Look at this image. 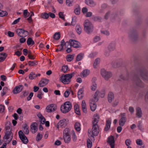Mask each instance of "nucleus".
Returning a JSON list of instances; mask_svg holds the SVG:
<instances>
[{"instance_id": "1", "label": "nucleus", "mask_w": 148, "mask_h": 148, "mask_svg": "<svg viewBox=\"0 0 148 148\" xmlns=\"http://www.w3.org/2000/svg\"><path fill=\"white\" fill-rule=\"evenodd\" d=\"M84 30L88 34L92 33L93 30V26L92 23L88 20L85 21L84 23Z\"/></svg>"}, {"instance_id": "2", "label": "nucleus", "mask_w": 148, "mask_h": 148, "mask_svg": "<svg viewBox=\"0 0 148 148\" xmlns=\"http://www.w3.org/2000/svg\"><path fill=\"white\" fill-rule=\"evenodd\" d=\"M74 73L73 72L69 74L62 75V76L61 77V80L62 82L65 84H69L71 81V79L74 76Z\"/></svg>"}, {"instance_id": "3", "label": "nucleus", "mask_w": 148, "mask_h": 148, "mask_svg": "<svg viewBox=\"0 0 148 148\" xmlns=\"http://www.w3.org/2000/svg\"><path fill=\"white\" fill-rule=\"evenodd\" d=\"M71 103L69 101H66L65 102L63 105L61 106L60 110L62 112L64 113H66L71 110Z\"/></svg>"}, {"instance_id": "4", "label": "nucleus", "mask_w": 148, "mask_h": 148, "mask_svg": "<svg viewBox=\"0 0 148 148\" xmlns=\"http://www.w3.org/2000/svg\"><path fill=\"white\" fill-rule=\"evenodd\" d=\"M101 73L102 76L106 80H108L112 76L111 72L107 71L104 69L101 70Z\"/></svg>"}, {"instance_id": "5", "label": "nucleus", "mask_w": 148, "mask_h": 148, "mask_svg": "<svg viewBox=\"0 0 148 148\" xmlns=\"http://www.w3.org/2000/svg\"><path fill=\"white\" fill-rule=\"evenodd\" d=\"M13 138V134L11 131L7 132L3 137L4 140L6 139V140L4 141V142L7 143H9L12 140Z\"/></svg>"}, {"instance_id": "6", "label": "nucleus", "mask_w": 148, "mask_h": 148, "mask_svg": "<svg viewBox=\"0 0 148 148\" xmlns=\"http://www.w3.org/2000/svg\"><path fill=\"white\" fill-rule=\"evenodd\" d=\"M17 35L19 36L24 37L27 36L28 34V32L22 29L19 28L16 30Z\"/></svg>"}, {"instance_id": "7", "label": "nucleus", "mask_w": 148, "mask_h": 148, "mask_svg": "<svg viewBox=\"0 0 148 148\" xmlns=\"http://www.w3.org/2000/svg\"><path fill=\"white\" fill-rule=\"evenodd\" d=\"M129 38L132 41H135L137 40L138 38L137 31L136 30L132 31L129 34Z\"/></svg>"}, {"instance_id": "8", "label": "nucleus", "mask_w": 148, "mask_h": 148, "mask_svg": "<svg viewBox=\"0 0 148 148\" xmlns=\"http://www.w3.org/2000/svg\"><path fill=\"white\" fill-rule=\"evenodd\" d=\"M99 132V126L98 125H93L92 130V134L91 136L94 138V136H97Z\"/></svg>"}, {"instance_id": "9", "label": "nucleus", "mask_w": 148, "mask_h": 148, "mask_svg": "<svg viewBox=\"0 0 148 148\" xmlns=\"http://www.w3.org/2000/svg\"><path fill=\"white\" fill-rule=\"evenodd\" d=\"M18 135L19 138L21 140L22 143L24 144H27L28 143V140L27 137L23 133L22 130H20L18 132Z\"/></svg>"}, {"instance_id": "10", "label": "nucleus", "mask_w": 148, "mask_h": 148, "mask_svg": "<svg viewBox=\"0 0 148 148\" xmlns=\"http://www.w3.org/2000/svg\"><path fill=\"white\" fill-rule=\"evenodd\" d=\"M68 122L69 120L67 119H63L60 120L58 123L57 128L58 129L59 126L62 128L65 127L68 124Z\"/></svg>"}, {"instance_id": "11", "label": "nucleus", "mask_w": 148, "mask_h": 148, "mask_svg": "<svg viewBox=\"0 0 148 148\" xmlns=\"http://www.w3.org/2000/svg\"><path fill=\"white\" fill-rule=\"evenodd\" d=\"M57 106L56 105L54 104H51L47 106L46 110L48 112H51L55 111L57 109Z\"/></svg>"}, {"instance_id": "12", "label": "nucleus", "mask_w": 148, "mask_h": 148, "mask_svg": "<svg viewBox=\"0 0 148 148\" xmlns=\"http://www.w3.org/2000/svg\"><path fill=\"white\" fill-rule=\"evenodd\" d=\"M132 80L137 86L140 88H142L143 87V84L139 78L136 77L135 79L134 78Z\"/></svg>"}, {"instance_id": "13", "label": "nucleus", "mask_w": 148, "mask_h": 148, "mask_svg": "<svg viewBox=\"0 0 148 148\" xmlns=\"http://www.w3.org/2000/svg\"><path fill=\"white\" fill-rule=\"evenodd\" d=\"M23 88V86L22 85L17 86L14 89L13 92L14 94H17L21 92Z\"/></svg>"}, {"instance_id": "14", "label": "nucleus", "mask_w": 148, "mask_h": 148, "mask_svg": "<svg viewBox=\"0 0 148 148\" xmlns=\"http://www.w3.org/2000/svg\"><path fill=\"white\" fill-rule=\"evenodd\" d=\"M71 45V46H73L75 48H79L80 47V43L77 41L73 40H70Z\"/></svg>"}, {"instance_id": "15", "label": "nucleus", "mask_w": 148, "mask_h": 148, "mask_svg": "<svg viewBox=\"0 0 148 148\" xmlns=\"http://www.w3.org/2000/svg\"><path fill=\"white\" fill-rule=\"evenodd\" d=\"M140 75L144 80L148 81V71L146 70H144L140 73Z\"/></svg>"}, {"instance_id": "16", "label": "nucleus", "mask_w": 148, "mask_h": 148, "mask_svg": "<svg viewBox=\"0 0 148 148\" xmlns=\"http://www.w3.org/2000/svg\"><path fill=\"white\" fill-rule=\"evenodd\" d=\"M125 114L124 113L121 114V118L119 121V125L121 126H123L126 122V118L125 117Z\"/></svg>"}, {"instance_id": "17", "label": "nucleus", "mask_w": 148, "mask_h": 148, "mask_svg": "<svg viewBox=\"0 0 148 148\" xmlns=\"http://www.w3.org/2000/svg\"><path fill=\"white\" fill-rule=\"evenodd\" d=\"M107 142L110 145L111 148H114V138L113 136H110L108 138Z\"/></svg>"}, {"instance_id": "18", "label": "nucleus", "mask_w": 148, "mask_h": 148, "mask_svg": "<svg viewBox=\"0 0 148 148\" xmlns=\"http://www.w3.org/2000/svg\"><path fill=\"white\" fill-rule=\"evenodd\" d=\"M49 82V80L46 79L42 78L38 84L40 87H43L46 86Z\"/></svg>"}, {"instance_id": "19", "label": "nucleus", "mask_w": 148, "mask_h": 148, "mask_svg": "<svg viewBox=\"0 0 148 148\" xmlns=\"http://www.w3.org/2000/svg\"><path fill=\"white\" fill-rule=\"evenodd\" d=\"M132 74L131 73H127L125 75H121L120 76V78L123 80H128L131 77Z\"/></svg>"}, {"instance_id": "20", "label": "nucleus", "mask_w": 148, "mask_h": 148, "mask_svg": "<svg viewBox=\"0 0 148 148\" xmlns=\"http://www.w3.org/2000/svg\"><path fill=\"white\" fill-rule=\"evenodd\" d=\"M37 125L36 123H32L30 126V131L33 133H36L37 131V127L35 125V124Z\"/></svg>"}, {"instance_id": "21", "label": "nucleus", "mask_w": 148, "mask_h": 148, "mask_svg": "<svg viewBox=\"0 0 148 148\" xmlns=\"http://www.w3.org/2000/svg\"><path fill=\"white\" fill-rule=\"evenodd\" d=\"M99 116L97 114H95L93 116V121H92L93 125H97L99 120Z\"/></svg>"}, {"instance_id": "22", "label": "nucleus", "mask_w": 148, "mask_h": 148, "mask_svg": "<svg viewBox=\"0 0 148 148\" xmlns=\"http://www.w3.org/2000/svg\"><path fill=\"white\" fill-rule=\"evenodd\" d=\"M85 3L87 5L91 7H94L96 5V3L92 0H85Z\"/></svg>"}, {"instance_id": "23", "label": "nucleus", "mask_w": 148, "mask_h": 148, "mask_svg": "<svg viewBox=\"0 0 148 148\" xmlns=\"http://www.w3.org/2000/svg\"><path fill=\"white\" fill-rule=\"evenodd\" d=\"M136 115L138 118H140L142 117V112L140 108L137 107L136 108Z\"/></svg>"}, {"instance_id": "24", "label": "nucleus", "mask_w": 148, "mask_h": 148, "mask_svg": "<svg viewBox=\"0 0 148 148\" xmlns=\"http://www.w3.org/2000/svg\"><path fill=\"white\" fill-rule=\"evenodd\" d=\"M82 108L83 112L85 113L87 112V107L85 101L83 100L82 103Z\"/></svg>"}, {"instance_id": "25", "label": "nucleus", "mask_w": 148, "mask_h": 148, "mask_svg": "<svg viewBox=\"0 0 148 148\" xmlns=\"http://www.w3.org/2000/svg\"><path fill=\"white\" fill-rule=\"evenodd\" d=\"M91 101L90 102V107L91 110L92 111H95L96 107L97 105L95 102L93 101Z\"/></svg>"}, {"instance_id": "26", "label": "nucleus", "mask_w": 148, "mask_h": 148, "mask_svg": "<svg viewBox=\"0 0 148 148\" xmlns=\"http://www.w3.org/2000/svg\"><path fill=\"white\" fill-rule=\"evenodd\" d=\"M7 56V54L5 53H0V62L3 61Z\"/></svg>"}, {"instance_id": "27", "label": "nucleus", "mask_w": 148, "mask_h": 148, "mask_svg": "<svg viewBox=\"0 0 148 148\" xmlns=\"http://www.w3.org/2000/svg\"><path fill=\"white\" fill-rule=\"evenodd\" d=\"M121 62L118 61L113 62L112 63V66L114 68L119 67L121 64Z\"/></svg>"}, {"instance_id": "28", "label": "nucleus", "mask_w": 148, "mask_h": 148, "mask_svg": "<svg viewBox=\"0 0 148 148\" xmlns=\"http://www.w3.org/2000/svg\"><path fill=\"white\" fill-rule=\"evenodd\" d=\"M111 122L110 120H107L106 121V126L104 128L105 131H108L110 127Z\"/></svg>"}, {"instance_id": "29", "label": "nucleus", "mask_w": 148, "mask_h": 148, "mask_svg": "<svg viewBox=\"0 0 148 148\" xmlns=\"http://www.w3.org/2000/svg\"><path fill=\"white\" fill-rule=\"evenodd\" d=\"M115 49V44L114 42H111L108 47V50L110 51H113Z\"/></svg>"}, {"instance_id": "30", "label": "nucleus", "mask_w": 148, "mask_h": 148, "mask_svg": "<svg viewBox=\"0 0 148 148\" xmlns=\"http://www.w3.org/2000/svg\"><path fill=\"white\" fill-rule=\"evenodd\" d=\"M114 98V95L112 92H110L108 95V100L109 103H111Z\"/></svg>"}, {"instance_id": "31", "label": "nucleus", "mask_w": 148, "mask_h": 148, "mask_svg": "<svg viewBox=\"0 0 148 148\" xmlns=\"http://www.w3.org/2000/svg\"><path fill=\"white\" fill-rule=\"evenodd\" d=\"M63 138L64 142L67 143H69L71 140L70 135L63 136Z\"/></svg>"}, {"instance_id": "32", "label": "nucleus", "mask_w": 148, "mask_h": 148, "mask_svg": "<svg viewBox=\"0 0 148 148\" xmlns=\"http://www.w3.org/2000/svg\"><path fill=\"white\" fill-rule=\"evenodd\" d=\"M99 91L98 90H97L95 93L94 98L91 100L95 102H97L99 99L98 95L99 94Z\"/></svg>"}, {"instance_id": "33", "label": "nucleus", "mask_w": 148, "mask_h": 148, "mask_svg": "<svg viewBox=\"0 0 148 148\" xmlns=\"http://www.w3.org/2000/svg\"><path fill=\"white\" fill-rule=\"evenodd\" d=\"M78 97L79 99H82L83 97V91L82 88L79 89L78 92Z\"/></svg>"}, {"instance_id": "34", "label": "nucleus", "mask_w": 148, "mask_h": 148, "mask_svg": "<svg viewBox=\"0 0 148 148\" xmlns=\"http://www.w3.org/2000/svg\"><path fill=\"white\" fill-rule=\"evenodd\" d=\"M74 109L75 113L77 115H79L81 114L80 112L79 108V105L76 104L74 106Z\"/></svg>"}, {"instance_id": "35", "label": "nucleus", "mask_w": 148, "mask_h": 148, "mask_svg": "<svg viewBox=\"0 0 148 148\" xmlns=\"http://www.w3.org/2000/svg\"><path fill=\"white\" fill-rule=\"evenodd\" d=\"M38 64L37 61L34 60L33 61H29L28 62V65L30 66H35Z\"/></svg>"}, {"instance_id": "36", "label": "nucleus", "mask_w": 148, "mask_h": 148, "mask_svg": "<svg viewBox=\"0 0 148 148\" xmlns=\"http://www.w3.org/2000/svg\"><path fill=\"white\" fill-rule=\"evenodd\" d=\"M76 30L79 34H80L82 32L81 26L79 25H77L75 27Z\"/></svg>"}, {"instance_id": "37", "label": "nucleus", "mask_w": 148, "mask_h": 148, "mask_svg": "<svg viewBox=\"0 0 148 148\" xmlns=\"http://www.w3.org/2000/svg\"><path fill=\"white\" fill-rule=\"evenodd\" d=\"M23 132L24 133L26 134H28L29 133V130L28 129V127L26 124L24 125V127H23Z\"/></svg>"}, {"instance_id": "38", "label": "nucleus", "mask_w": 148, "mask_h": 148, "mask_svg": "<svg viewBox=\"0 0 148 148\" xmlns=\"http://www.w3.org/2000/svg\"><path fill=\"white\" fill-rule=\"evenodd\" d=\"M84 55V54L82 53L77 55L76 58V61H78L81 60L83 58Z\"/></svg>"}, {"instance_id": "39", "label": "nucleus", "mask_w": 148, "mask_h": 148, "mask_svg": "<svg viewBox=\"0 0 148 148\" xmlns=\"http://www.w3.org/2000/svg\"><path fill=\"white\" fill-rule=\"evenodd\" d=\"M74 55H68L66 56V59L68 62H71L74 59Z\"/></svg>"}, {"instance_id": "40", "label": "nucleus", "mask_w": 148, "mask_h": 148, "mask_svg": "<svg viewBox=\"0 0 148 148\" xmlns=\"http://www.w3.org/2000/svg\"><path fill=\"white\" fill-rule=\"evenodd\" d=\"M82 77H86L89 74V71L88 70H85L83 71L82 73Z\"/></svg>"}, {"instance_id": "41", "label": "nucleus", "mask_w": 148, "mask_h": 148, "mask_svg": "<svg viewBox=\"0 0 148 148\" xmlns=\"http://www.w3.org/2000/svg\"><path fill=\"white\" fill-rule=\"evenodd\" d=\"M75 128L77 131H79L81 130L80 124L79 122L76 123L75 125Z\"/></svg>"}, {"instance_id": "42", "label": "nucleus", "mask_w": 148, "mask_h": 148, "mask_svg": "<svg viewBox=\"0 0 148 148\" xmlns=\"http://www.w3.org/2000/svg\"><path fill=\"white\" fill-rule=\"evenodd\" d=\"M27 44L28 45H33L35 43L31 38H29L27 40Z\"/></svg>"}, {"instance_id": "43", "label": "nucleus", "mask_w": 148, "mask_h": 148, "mask_svg": "<svg viewBox=\"0 0 148 148\" xmlns=\"http://www.w3.org/2000/svg\"><path fill=\"white\" fill-rule=\"evenodd\" d=\"M100 62V59L99 58H97L93 64V66L94 68H96L98 64Z\"/></svg>"}, {"instance_id": "44", "label": "nucleus", "mask_w": 148, "mask_h": 148, "mask_svg": "<svg viewBox=\"0 0 148 148\" xmlns=\"http://www.w3.org/2000/svg\"><path fill=\"white\" fill-rule=\"evenodd\" d=\"M60 38V32H56L53 35V38L56 40H58Z\"/></svg>"}, {"instance_id": "45", "label": "nucleus", "mask_w": 148, "mask_h": 148, "mask_svg": "<svg viewBox=\"0 0 148 148\" xmlns=\"http://www.w3.org/2000/svg\"><path fill=\"white\" fill-rule=\"evenodd\" d=\"M80 9L79 6H78L75 9L74 12L76 15H78L80 14Z\"/></svg>"}, {"instance_id": "46", "label": "nucleus", "mask_w": 148, "mask_h": 148, "mask_svg": "<svg viewBox=\"0 0 148 148\" xmlns=\"http://www.w3.org/2000/svg\"><path fill=\"white\" fill-rule=\"evenodd\" d=\"M69 130L68 128H66L64 129V130L63 132V136L69 135Z\"/></svg>"}, {"instance_id": "47", "label": "nucleus", "mask_w": 148, "mask_h": 148, "mask_svg": "<svg viewBox=\"0 0 148 148\" xmlns=\"http://www.w3.org/2000/svg\"><path fill=\"white\" fill-rule=\"evenodd\" d=\"M41 17L44 19H47L49 17V14L47 13H43L41 14Z\"/></svg>"}, {"instance_id": "48", "label": "nucleus", "mask_w": 148, "mask_h": 148, "mask_svg": "<svg viewBox=\"0 0 148 148\" xmlns=\"http://www.w3.org/2000/svg\"><path fill=\"white\" fill-rule=\"evenodd\" d=\"M112 12L110 11H109L107 12L105 14L104 16V18L106 19H108L109 18H110Z\"/></svg>"}, {"instance_id": "49", "label": "nucleus", "mask_w": 148, "mask_h": 148, "mask_svg": "<svg viewBox=\"0 0 148 148\" xmlns=\"http://www.w3.org/2000/svg\"><path fill=\"white\" fill-rule=\"evenodd\" d=\"M35 77V74L33 72H31L29 75V78L30 79H33Z\"/></svg>"}, {"instance_id": "50", "label": "nucleus", "mask_w": 148, "mask_h": 148, "mask_svg": "<svg viewBox=\"0 0 148 148\" xmlns=\"http://www.w3.org/2000/svg\"><path fill=\"white\" fill-rule=\"evenodd\" d=\"M92 142L90 140L88 139L87 140V144L88 148H91L92 146Z\"/></svg>"}, {"instance_id": "51", "label": "nucleus", "mask_w": 148, "mask_h": 148, "mask_svg": "<svg viewBox=\"0 0 148 148\" xmlns=\"http://www.w3.org/2000/svg\"><path fill=\"white\" fill-rule=\"evenodd\" d=\"M97 84L95 82H93L92 83V84L91 86V89L92 91H95L97 87Z\"/></svg>"}, {"instance_id": "52", "label": "nucleus", "mask_w": 148, "mask_h": 148, "mask_svg": "<svg viewBox=\"0 0 148 148\" xmlns=\"http://www.w3.org/2000/svg\"><path fill=\"white\" fill-rule=\"evenodd\" d=\"M68 70V67L67 65L63 66L62 67V69H61V71H63L64 73L66 72Z\"/></svg>"}, {"instance_id": "53", "label": "nucleus", "mask_w": 148, "mask_h": 148, "mask_svg": "<svg viewBox=\"0 0 148 148\" xmlns=\"http://www.w3.org/2000/svg\"><path fill=\"white\" fill-rule=\"evenodd\" d=\"M8 13L6 11H3L0 10V16H3L8 15Z\"/></svg>"}, {"instance_id": "54", "label": "nucleus", "mask_w": 148, "mask_h": 148, "mask_svg": "<svg viewBox=\"0 0 148 148\" xmlns=\"http://www.w3.org/2000/svg\"><path fill=\"white\" fill-rule=\"evenodd\" d=\"M73 3V0H66V4L69 6L72 5Z\"/></svg>"}, {"instance_id": "55", "label": "nucleus", "mask_w": 148, "mask_h": 148, "mask_svg": "<svg viewBox=\"0 0 148 148\" xmlns=\"http://www.w3.org/2000/svg\"><path fill=\"white\" fill-rule=\"evenodd\" d=\"M22 93L23 94L20 96V97L21 98L27 96L29 93L28 92L26 91L23 92Z\"/></svg>"}, {"instance_id": "56", "label": "nucleus", "mask_w": 148, "mask_h": 148, "mask_svg": "<svg viewBox=\"0 0 148 148\" xmlns=\"http://www.w3.org/2000/svg\"><path fill=\"white\" fill-rule=\"evenodd\" d=\"M5 128L6 130H8L10 129V123L9 121H7L5 124Z\"/></svg>"}, {"instance_id": "57", "label": "nucleus", "mask_w": 148, "mask_h": 148, "mask_svg": "<svg viewBox=\"0 0 148 148\" xmlns=\"http://www.w3.org/2000/svg\"><path fill=\"white\" fill-rule=\"evenodd\" d=\"M42 138V135L41 134H40L39 133L36 136V140L37 141H38L41 139Z\"/></svg>"}, {"instance_id": "58", "label": "nucleus", "mask_w": 148, "mask_h": 148, "mask_svg": "<svg viewBox=\"0 0 148 148\" xmlns=\"http://www.w3.org/2000/svg\"><path fill=\"white\" fill-rule=\"evenodd\" d=\"M92 19L95 21H100L102 19V18L100 16H97L93 17Z\"/></svg>"}, {"instance_id": "59", "label": "nucleus", "mask_w": 148, "mask_h": 148, "mask_svg": "<svg viewBox=\"0 0 148 148\" xmlns=\"http://www.w3.org/2000/svg\"><path fill=\"white\" fill-rule=\"evenodd\" d=\"M64 46L66 48H71V45L70 42H66L65 44H64Z\"/></svg>"}, {"instance_id": "60", "label": "nucleus", "mask_w": 148, "mask_h": 148, "mask_svg": "<svg viewBox=\"0 0 148 148\" xmlns=\"http://www.w3.org/2000/svg\"><path fill=\"white\" fill-rule=\"evenodd\" d=\"M136 142L137 145L140 146H142L143 145V142L142 140L140 139H138L136 140Z\"/></svg>"}, {"instance_id": "61", "label": "nucleus", "mask_w": 148, "mask_h": 148, "mask_svg": "<svg viewBox=\"0 0 148 148\" xmlns=\"http://www.w3.org/2000/svg\"><path fill=\"white\" fill-rule=\"evenodd\" d=\"M71 133L72 134V138L73 141H75L76 140V136L74 131H72Z\"/></svg>"}, {"instance_id": "62", "label": "nucleus", "mask_w": 148, "mask_h": 148, "mask_svg": "<svg viewBox=\"0 0 148 148\" xmlns=\"http://www.w3.org/2000/svg\"><path fill=\"white\" fill-rule=\"evenodd\" d=\"M117 17V15L116 13L112 12L110 16V18L112 19H114Z\"/></svg>"}, {"instance_id": "63", "label": "nucleus", "mask_w": 148, "mask_h": 148, "mask_svg": "<svg viewBox=\"0 0 148 148\" xmlns=\"http://www.w3.org/2000/svg\"><path fill=\"white\" fill-rule=\"evenodd\" d=\"M5 109V106L2 104L0 105V113H2Z\"/></svg>"}, {"instance_id": "64", "label": "nucleus", "mask_w": 148, "mask_h": 148, "mask_svg": "<svg viewBox=\"0 0 148 148\" xmlns=\"http://www.w3.org/2000/svg\"><path fill=\"white\" fill-rule=\"evenodd\" d=\"M34 93L32 92H30L28 97H27V99L28 101L30 100L32 97H33Z\"/></svg>"}]
</instances>
